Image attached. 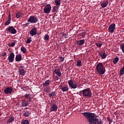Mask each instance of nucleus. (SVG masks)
Segmentation results:
<instances>
[{"label": "nucleus", "mask_w": 124, "mask_h": 124, "mask_svg": "<svg viewBox=\"0 0 124 124\" xmlns=\"http://www.w3.org/2000/svg\"><path fill=\"white\" fill-rule=\"evenodd\" d=\"M96 70L97 73H98L99 75H103V74H104V73H105L106 72L104 65H103V64H102L101 62H99L97 64Z\"/></svg>", "instance_id": "obj_1"}, {"label": "nucleus", "mask_w": 124, "mask_h": 124, "mask_svg": "<svg viewBox=\"0 0 124 124\" xmlns=\"http://www.w3.org/2000/svg\"><path fill=\"white\" fill-rule=\"evenodd\" d=\"M81 92V93H82V95H83L84 97H91L92 95H93L92 91L90 88L83 90Z\"/></svg>", "instance_id": "obj_2"}, {"label": "nucleus", "mask_w": 124, "mask_h": 124, "mask_svg": "<svg viewBox=\"0 0 124 124\" xmlns=\"http://www.w3.org/2000/svg\"><path fill=\"white\" fill-rule=\"evenodd\" d=\"M27 21L31 24H34L38 22V18L35 16H31L27 19Z\"/></svg>", "instance_id": "obj_3"}, {"label": "nucleus", "mask_w": 124, "mask_h": 124, "mask_svg": "<svg viewBox=\"0 0 124 124\" xmlns=\"http://www.w3.org/2000/svg\"><path fill=\"white\" fill-rule=\"evenodd\" d=\"M68 84L70 87L72 89H77V83L74 80L71 79L68 81Z\"/></svg>", "instance_id": "obj_4"}, {"label": "nucleus", "mask_w": 124, "mask_h": 124, "mask_svg": "<svg viewBox=\"0 0 124 124\" xmlns=\"http://www.w3.org/2000/svg\"><path fill=\"white\" fill-rule=\"evenodd\" d=\"M115 30L116 24H115V23H112L110 24L108 28V31L109 32H110V33H113V32L115 31Z\"/></svg>", "instance_id": "obj_5"}, {"label": "nucleus", "mask_w": 124, "mask_h": 124, "mask_svg": "<svg viewBox=\"0 0 124 124\" xmlns=\"http://www.w3.org/2000/svg\"><path fill=\"white\" fill-rule=\"evenodd\" d=\"M52 7H51V5L48 4H46L44 8V11L46 14H48V13H50L51 12V9Z\"/></svg>", "instance_id": "obj_6"}, {"label": "nucleus", "mask_w": 124, "mask_h": 124, "mask_svg": "<svg viewBox=\"0 0 124 124\" xmlns=\"http://www.w3.org/2000/svg\"><path fill=\"white\" fill-rule=\"evenodd\" d=\"M6 31H8L9 32H10L12 34H15L17 33V30L14 28L13 26H10L6 29Z\"/></svg>", "instance_id": "obj_7"}, {"label": "nucleus", "mask_w": 124, "mask_h": 124, "mask_svg": "<svg viewBox=\"0 0 124 124\" xmlns=\"http://www.w3.org/2000/svg\"><path fill=\"white\" fill-rule=\"evenodd\" d=\"M18 69L19 75H21V76H25L26 72V70H25V67L23 66H20L19 67Z\"/></svg>", "instance_id": "obj_8"}, {"label": "nucleus", "mask_w": 124, "mask_h": 124, "mask_svg": "<svg viewBox=\"0 0 124 124\" xmlns=\"http://www.w3.org/2000/svg\"><path fill=\"white\" fill-rule=\"evenodd\" d=\"M14 58H15V54H14V53H11L7 58L9 62H14Z\"/></svg>", "instance_id": "obj_9"}, {"label": "nucleus", "mask_w": 124, "mask_h": 124, "mask_svg": "<svg viewBox=\"0 0 124 124\" xmlns=\"http://www.w3.org/2000/svg\"><path fill=\"white\" fill-rule=\"evenodd\" d=\"M12 91H13L12 87H8L4 89V93L6 94H11Z\"/></svg>", "instance_id": "obj_10"}, {"label": "nucleus", "mask_w": 124, "mask_h": 124, "mask_svg": "<svg viewBox=\"0 0 124 124\" xmlns=\"http://www.w3.org/2000/svg\"><path fill=\"white\" fill-rule=\"evenodd\" d=\"M58 111V106L54 104L50 107V112H57Z\"/></svg>", "instance_id": "obj_11"}, {"label": "nucleus", "mask_w": 124, "mask_h": 124, "mask_svg": "<svg viewBox=\"0 0 124 124\" xmlns=\"http://www.w3.org/2000/svg\"><path fill=\"white\" fill-rule=\"evenodd\" d=\"M30 34H31V36H34V35H36V34H37V29L36 28H33L30 31Z\"/></svg>", "instance_id": "obj_12"}, {"label": "nucleus", "mask_w": 124, "mask_h": 124, "mask_svg": "<svg viewBox=\"0 0 124 124\" xmlns=\"http://www.w3.org/2000/svg\"><path fill=\"white\" fill-rule=\"evenodd\" d=\"M98 55L100 56L103 60H104V59H106V57H107V54L105 53V51H101L99 52Z\"/></svg>", "instance_id": "obj_13"}, {"label": "nucleus", "mask_w": 124, "mask_h": 124, "mask_svg": "<svg viewBox=\"0 0 124 124\" xmlns=\"http://www.w3.org/2000/svg\"><path fill=\"white\" fill-rule=\"evenodd\" d=\"M109 4V1L108 0L103 1L101 4V6L102 8H105Z\"/></svg>", "instance_id": "obj_14"}, {"label": "nucleus", "mask_w": 124, "mask_h": 124, "mask_svg": "<svg viewBox=\"0 0 124 124\" xmlns=\"http://www.w3.org/2000/svg\"><path fill=\"white\" fill-rule=\"evenodd\" d=\"M24 14H23V12L21 11H19L16 14V17L17 19H19V18H21L24 16Z\"/></svg>", "instance_id": "obj_15"}, {"label": "nucleus", "mask_w": 124, "mask_h": 124, "mask_svg": "<svg viewBox=\"0 0 124 124\" xmlns=\"http://www.w3.org/2000/svg\"><path fill=\"white\" fill-rule=\"evenodd\" d=\"M54 73L56 74L57 76H58V77H61V76H62V73L61 72L60 69H55L54 70Z\"/></svg>", "instance_id": "obj_16"}, {"label": "nucleus", "mask_w": 124, "mask_h": 124, "mask_svg": "<svg viewBox=\"0 0 124 124\" xmlns=\"http://www.w3.org/2000/svg\"><path fill=\"white\" fill-rule=\"evenodd\" d=\"M77 45H78V46H83V45L85 44V40L82 39V40L78 41V42H77Z\"/></svg>", "instance_id": "obj_17"}, {"label": "nucleus", "mask_w": 124, "mask_h": 124, "mask_svg": "<svg viewBox=\"0 0 124 124\" xmlns=\"http://www.w3.org/2000/svg\"><path fill=\"white\" fill-rule=\"evenodd\" d=\"M61 90L63 92V93H64V92H67V91L69 90V88H68V85H66L64 86H62Z\"/></svg>", "instance_id": "obj_18"}, {"label": "nucleus", "mask_w": 124, "mask_h": 124, "mask_svg": "<svg viewBox=\"0 0 124 124\" xmlns=\"http://www.w3.org/2000/svg\"><path fill=\"white\" fill-rule=\"evenodd\" d=\"M23 116L24 117H25V118H27V117H29L30 115H31V111L30 110H26L23 111Z\"/></svg>", "instance_id": "obj_19"}, {"label": "nucleus", "mask_w": 124, "mask_h": 124, "mask_svg": "<svg viewBox=\"0 0 124 124\" xmlns=\"http://www.w3.org/2000/svg\"><path fill=\"white\" fill-rule=\"evenodd\" d=\"M22 61V55L21 54H17L16 56V62H21Z\"/></svg>", "instance_id": "obj_20"}, {"label": "nucleus", "mask_w": 124, "mask_h": 124, "mask_svg": "<svg viewBox=\"0 0 124 124\" xmlns=\"http://www.w3.org/2000/svg\"><path fill=\"white\" fill-rule=\"evenodd\" d=\"M50 83H51L50 80H47L43 84V87H49L50 86Z\"/></svg>", "instance_id": "obj_21"}, {"label": "nucleus", "mask_w": 124, "mask_h": 124, "mask_svg": "<svg viewBox=\"0 0 124 124\" xmlns=\"http://www.w3.org/2000/svg\"><path fill=\"white\" fill-rule=\"evenodd\" d=\"M119 61H120V58H119L118 57H116L113 59V63L114 64H117Z\"/></svg>", "instance_id": "obj_22"}, {"label": "nucleus", "mask_w": 124, "mask_h": 124, "mask_svg": "<svg viewBox=\"0 0 124 124\" xmlns=\"http://www.w3.org/2000/svg\"><path fill=\"white\" fill-rule=\"evenodd\" d=\"M21 104L22 107H27L29 105V103H27L26 100H23Z\"/></svg>", "instance_id": "obj_23"}, {"label": "nucleus", "mask_w": 124, "mask_h": 124, "mask_svg": "<svg viewBox=\"0 0 124 124\" xmlns=\"http://www.w3.org/2000/svg\"><path fill=\"white\" fill-rule=\"evenodd\" d=\"M61 0H55L54 2L55 3V5L56 6H58V7H60L61 6Z\"/></svg>", "instance_id": "obj_24"}, {"label": "nucleus", "mask_w": 124, "mask_h": 124, "mask_svg": "<svg viewBox=\"0 0 124 124\" xmlns=\"http://www.w3.org/2000/svg\"><path fill=\"white\" fill-rule=\"evenodd\" d=\"M43 88H44V90L46 93H50L51 90L50 89V87L49 86L43 87Z\"/></svg>", "instance_id": "obj_25"}, {"label": "nucleus", "mask_w": 124, "mask_h": 124, "mask_svg": "<svg viewBox=\"0 0 124 124\" xmlns=\"http://www.w3.org/2000/svg\"><path fill=\"white\" fill-rule=\"evenodd\" d=\"M14 121V117L11 116L9 118V119L8 120L7 122V124H9L10 123H12Z\"/></svg>", "instance_id": "obj_26"}, {"label": "nucleus", "mask_w": 124, "mask_h": 124, "mask_svg": "<svg viewBox=\"0 0 124 124\" xmlns=\"http://www.w3.org/2000/svg\"><path fill=\"white\" fill-rule=\"evenodd\" d=\"M16 44V40H13V42L9 44V46H10V47H14Z\"/></svg>", "instance_id": "obj_27"}, {"label": "nucleus", "mask_w": 124, "mask_h": 124, "mask_svg": "<svg viewBox=\"0 0 124 124\" xmlns=\"http://www.w3.org/2000/svg\"><path fill=\"white\" fill-rule=\"evenodd\" d=\"M60 7L58 6H54L53 9H52V12H57L58 10H59V8Z\"/></svg>", "instance_id": "obj_28"}, {"label": "nucleus", "mask_w": 124, "mask_h": 124, "mask_svg": "<svg viewBox=\"0 0 124 124\" xmlns=\"http://www.w3.org/2000/svg\"><path fill=\"white\" fill-rule=\"evenodd\" d=\"M120 76H123L124 74V68L122 67V69L119 71Z\"/></svg>", "instance_id": "obj_29"}, {"label": "nucleus", "mask_w": 124, "mask_h": 124, "mask_svg": "<svg viewBox=\"0 0 124 124\" xmlns=\"http://www.w3.org/2000/svg\"><path fill=\"white\" fill-rule=\"evenodd\" d=\"M21 124H30V121L28 120H23V121L21 122Z\"/></svg>", "instance_id": "obj_30"}, {"label": "nucleus", "mask_w": 124, "mask_h": 124, "mask_svg": "<svg viewBox=\"0 0 124 124\" xmlns=\"http://www.w3.org/2000/svg\"><path fill=\"white\" fill-rule=\"evenodd\" d=\"M21 51H22V53H23V54H26V53H27V49H26V47H21Z\"/></svg>", "instance_id": "obj_31"}, {"label": "nucleus", "mask_w": 124, "mask_h": 124, "mask_svg": "<svg viewBox=\"0 0 124 124\" xmlns=\"http://www.w3.org/2000/svg\"><path fill=\"white\" fill-rule=\"evenodd\" d=\"M50 38V36L48 34H46L44 36V40H46V41H48Z\"/></svg>", "instance_id": "obj_32"}, {"label": "nucleus", "mask_w": 124, "mask_h": 124, "mask_svg": "<svg viewBox=\"0 0 124 124\" xmlns=\"http://www.w3.org/2000/svg\"><path fill=\"white\" fill-rule=\"evenodd\" d=\"M95 45L97 47H98L99 48H100L103 45V44L102 43H96Z\"/></svg>", "instance_id": "obj_33"}, {"label": "nucleus", "mask_w": 124, "mask_h": 124, "mask_svg": "<svg viewBox=\"0 0 124 124\" xmlns=\"http://www.w3.org/2000/svg\"><path fill=\"white\" fill-rule=\"evenodd\" d=\"M10 23H11V20H10V18L8 19L7 21L5 22V26H8V25H10Z\"/></svg>", "instance_id": "obj_34"}, {"label": "nucleus", "mask_w": 124, "mask_h": 124, "mask_svg": "<svg viewBox=\"0 0 124 124\" xmlns=\"http://www.w3.org/2000/svg\"><path fill=\"white\" fill-rule=\"evenodd\" d=\"M77 66H82V61L81 60H78L77 63Z\"/></svg>", "instance_id": "obj_35"}, {"label": "nucleus", "mask_w": 124, "mask_h": 124, "mask_svg": "<svg viewBox=\"0 0 124 124\" xmlns=\"http://www.w3.org/2000/svg\"><path fill=\"white\" fill-rule=\"evenodd\" d=\"M31 37H30V38H28L26 42V44H30L31 42Z\"/></svg>", "instance_id": "obj_36"}, {"label": "nucleus", "mask_w": 124, "mask_h": 124, "mask_svg": "<svg viewBox=\"0 0 124 124\" xmlns=\"http://www.w3.org/2000/svg\"><path fill=\"white\" fill-rule=\"evenodd\" d=\"M55 94H56V92H53L52 93H51L49 94V95L50 96V97H51V96H52V97H53V96H54L55 95Z\"/></svg>", "instance_id": "obj_37"}, {"label": "nucleus", "mask_w": 124, "mask_h": 124, "mask_svg": "<svg viewBox=\"0 0 124 124\" xmlns=\"http://www.w3.org/2000/svg\"><path fill=\"white\" fill-rule=\"evenodd\" d=\"M30 95H31V94H28L26 93L24 97H25V98L26 99H29V97H30Z\"/></svg>", "instance_id": "obj_38"}, {"label": "nucleus", "mask_w": 124, "mask_h": 124, "mask_svg": "<svg viewBox=\"0 0 124 124\" xmlns=\"http://www.w3.org/2000/svg\"><path fill=\"white\" fill-rule=\"evenodd\" d=\"M59 60H60V62H63V61H64V58H63L62 57H60Z\"/></svg>", "instance_id": "obj_39"}, {"label": "nucleus", "mask_w": 124, "mask_h": 124, "mask_svg": "<svg viewBox=\"0 0 124 124\" xmlns=\"http://www.w3.org/2000/svg\"><path fill=\"white\" fill-rule=\"evenodd\" d=\"M29 24H30V23L27 22V23H25V24H23V26H24V27H28Z\"/></svg>", "instance_id": "obj_40"}, {"label": "nucleus", "mask_w": 124, "mask_h": 124, "mask_svg": "<svg viewBox=\"0 0 124 124\" xmlns=\"http://www.w3.org/2000/svg\"><path fill=\"white\" fill-rule=\"evenodd\" d=\"M28 99H29V102H32V98L30 97Z\"/></svg>", "instance_id": "obj_41"}, {"label": "nucleus", "mask_w": 124, "mask_h": 124, "mask_svg": "<svg viewBox=\"0 0 124 124\" xmlns=\"http://www.w3.org/2000/svg\"><path fill=\"white\" fill-rule=\"evenodd\" d=\"M1 55L2 56V57H4V56H6V52H3Z\"/></svg>", "instance_id": "obj_42"}, {"label": "nucleus", "mask_w": 124, "mask_h": 124, "mask_svg": "<svg viewBox=\"0 0 124 124\" xmlns=\"http://www.w3.org/2000/svg\"><path fill=\"white\" fill-rule=\"evenodd\" d=\"M107 120H108V122H109V123H112V120L110 119V118H108Z\"/></svg>", "instance_id": "obj_43"}, {"label": "nucleus", "mask_w": 124, "mask_h": 124, "mask_svg": "<svg viewBox=\"0 0 124 124\" xmlns=\"http://www.w3.org/2000/svg\"><path fill=\"white\" fill-rule=\"evenodd\" d=\"M9 19L11 21V17L10 16V14H9V15L8 20H9Z\"/></svg>", "instance_id": "obj_44"}, {"label": "nucleus", "mask_w": 124, "mask_h": 124, "mask_svg": "<svg viewBox=\"0 0 124 124\" xmlns=\"http://www.w3.org/2000/svg\"><path fill=\"white\" fill-rule=\"evenodd\" d=\"M55 79L57 81H58L59 80V77H55Z\"/></svg>", "instance_id": "obj_45"}, {"label": "nucleus", "mask_w": 124, "mask_h": 124, "mask_svg": "<svg viewBox=\"0 0 124 124\" xmlns=\"http://www.w3.org/2000/svg\"><path fill=\"white\" fill-rule=\"evenodd\" d=\"M24 89H25V90H28V89H29V87H28V86H25V87H24Z\"/></svg>", "instance_id": "obj_46"}, {"label": "nucleus", "mask_w": 124, "mask_h": 124, "mask_svg": "<svg viewBox=\"0 0 124 124\" xmlns=\"http://www.w3.org/2000/svg\"><path fill=\"white\" fill-rule=\"evenodd\" d=\"M21 90H23V91H26V89H25L24 87L21 88Z\"/></svg>", "instance_id": "obj_47"}, {"label": "nucleus", "mask_w": 124, "mask_h": 124, "mask_svg": "<svg viewBox=\"0 0 124 124\" xmlns=\"http://www.w3.org/2000/svg\"><path fill=\"white\" fill-rule=\"evenodd\" d=\"M63 36H66V34L64 33V34H63Z\"/></svg>", "instance_id": "obj_48"}, {"label": "nucleus", "mask_w": 124, "mask_h": 124, "mask_svg": "<svg viewBox=\"0 0 124 124\" xmlns=\"http://www.w3.org/2000/svg\"><path fill=\"white\" fill-rule=\"evenodd\" d=\"M25 109H29V108H26Z\"/></svg>", "instance_id": "obj_49"}, {"label": "nucleus", "mask_w": 124, "mask_h": 124, "mask_svg": "<svg viewBox=\"0 0 124 124\" xmlns=\"http://www.w3.org/2000/svg\"><path fill=\"white\" fill-rule=\"evenodd\" d=\"M1 116V114H0V117Z\"/></svg>", "instance_id": "obj_50"}]
</instances>
